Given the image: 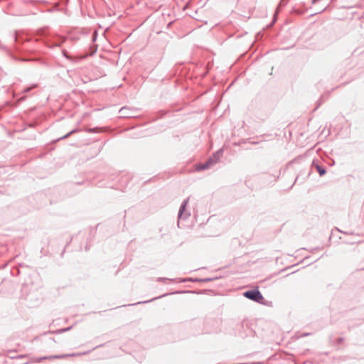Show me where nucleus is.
I'll return each mask as SVG.
<instances>
[{
    "instance_id": "3",
    "label": "nucleus",
    "mask_w": 364,
    "mask_h": 364,
    "mask_svg": "<svg viewBox=\"0 0 364 364\" xmlns=\"http://www.w3.org/2000/svg\"><path fill=\"white\" fill-rule=\"evenodd\" d=\"M188 200H189L188 198L185 199L182 202V203L179 208L178 214V228H181L180 227V220H186L191 215L190 213L186 211V207H187Z\"/></svg>"
},
{
    "instance_id": "23",
    "label": "nucleus",
    "mask_w": 364,
    "mask_h": 364,
    "mask_svg": "<svg viewBox=\"0 0 364 364\" xmlns=\"http://www.w3.org/2000/svg\"><path fill=\"white\" fill-rule=\"evenodd\" d=\"M318 1H319V0H312V1H311V3H312L313 4H316Z\"/></svg>"
},
{
    "instance_id": "2",
    "label": "nucleus",
    "mask_w": 364,
    "mask_h": 364,
    "mask_svg": "<svg viewBox=\"0 0 364 364\" xmlns=\"http://www.w3.org/2000/svg\"><path fill=\"white\" fill-rule=\"evenodd\" d=\"M243 296L259 304H263L264 298L257 288L249 289L243 293Z\"/></svg>"
},
{
    "instance_id": "20",
    "label": "nucleus",
    "mask_w": 364,
    "mask_h": 364,
    "mask_svg": "<svg viewBox=\"0 0 364 364\" xmlns=\"http://www.w3.org/2000/svg\"><path fill=\"white\" fill-rule=\"evenodd\" d=\"M323 102V100L322 97H321L318 101V105H317V107H316V109H317L322 104Z\"/></svg>"
},
{
    "instance_id": "27",
    "label": "nucleus",
    "mask_w": 364,
    "mask_h": 364,
    "mask_svg": "<svg viewBox=\"0 0 364 364\" xmlns=\"http://www.w3.org/2000/svg\"><path fill=\"white\" fill-rule=\"evenodd\" d=\"M308 335H309V333H308L304 334V336H308Z\"/></svg>"
},
{
    "instance_id": "19",
    "label": "nucleus",
    "mask_w": 364,
    "mask_h": 364,
    "mask_svg": "<svg viewBox=\"0 0 364 364\" xmlns=\"http://www.w3.org/2000/svg\"><path fill=\"white\" fill-rule=\"evenodd\" d=\"M167 280H171L170 279H168V278H166V277H159L157 279V281L158 282H165Z\"/></svg>"
},
{
    "instance_id": "12",
    "label": "nucleus",
    "mask_w": 364,
    "mask_h": 364,
    "mask_svg": "<svg viewBox=\"0 0 364 364\" xmlns=\"http://www.w3.org/2000/svg\"><path fill=\"white\" fill-rule=\"evenodd\" d=\"M168 294H164L161 296H157V297H155V298H153L150 300H148V301H139V302H137V303H135V304H133L132 305H136V304H146V303H149V302H151L152 301H154L156 299H160V298H162V297H164L166 296H167ZM132 304H129V306H131Z\"/></svg>"
},
{
    "instance_id": "14",
    "label": "nucleus",
    "mask_w": 364,
    "mask_h": 364,
    "mask_svg": "<svg viewBox=\"0 0 364 364\" xmlns=\"http://www.w3.org/2000/svg\"><path fill=\"white\" fill-rule=\"evenodd\" d=\"M37 87V84H33L31 86H28L23 90V93H28L33 89Z\"/></svg>"
},
{
    "instance_id": "7",
    "label": "nucleus",
    "mask_w": 364,
    "mask_h": 364,
    "mask_svg": "<svg viewBox=\"0 0 364 364\" xmlns=\"http://www.w3.org/2000/svg\"><path fill=\"white\" fill-rule=\"evenodd\" d=\"M223 150L222 149L218 150L217 151L214 152L209 158L208 159H211L212 164L214 166L219 161L221 156H223Z\"/></svg>"
},
{
    "instance_id": "16",
    "label": "nucleus",
    "mask_w": 364,
    "mask_h": 364,
    "mask_svg": "<svg viewBox=\"0 0 364 364\" xmlns=\"http://www.w3.org/2000/svg\"><path fill=\"white\" fill-rule=\"evenodd\" d=\"M288 1H289L288 0H280L277 10L281 9L282 7H284L288 3Z\"/></svg>"
},
{
    "instance_id": "26",
    "label": "nucleus",
    "mask_w": 364,
    "mask_h": 364,
    "mask_svg": "<svg viewBox=\"0 0 364 364\" xmlns=\"http://www.w3.org/2000/svg\"><path fill=\"white\" fill-rule=\"evenodd\" d=\"M298 180V177L296 178L295 179V181H294V183H296V181Z\"/></svg>"
},
{
    "instance_id": "4",
    "label": "nucleus",
    "mask_w": 364,
    "mask_h": 364,
    "mask_svg": "<svg viewBox=\"0 0 364 364\" xmlns=\"http://www.w3.org/2000/svg\"><path fill=\"white\" fill-rule=\"evenodd\" d=\"M31 40V38L26 33L21 31H16L14 34V41L16 43L23 44L26 41Z\"/></svg>"
},
{
    "instance_id": "22",
    "label": "nucleus",
    "mask_w": 364,
    "mask_h": 364,
    "mask_svg": "<svg viewBox=\"0 0 364 364\" xmlns=\"http://www.w3.org/2000/svg\"><path fill=\"white\" fill-rule=\"evenodd\" d=\"M102 346H103V344L98 345V346H97L96 347L93 348H92V350H95V349H96V348H97L102 347Z\"/></svg>"
},
{
    "instance_id": "10",
    "label": "nucleus",
    "mask_w": 364,
    "mask_h": 364,
    "mask_svg": "<svg viewBox=\"0 0 364 364\" xmlns=\"http://www.w3.org/2000/svg\"><path fill=\"white\" fill-rule=\"evenodd\" d=\"M119 113L122 114V117H132V114L130 113V109L126 107H124L120 109Z\"/></svg>"
},
{
    "instance_id": "15",
    "label": "nucleus",
    "mask_w": 364,
    "mask_h": 364,
    "mask_svg": "<svg viewBox=\"0 0 364 364\" xmlns=\"http://www.w3.org/2000/svg\"><path fill=\"white\" fill-rule=\"evenodd\" d=\"M77 132H78V129H74L71 130L70 132H69L65 135H64L62 137H60V139H58V140L67 139L68 136H70V135H72L73 134H74V133H75Z\"/></svg>"
},
{
    "instance_id": "13",
    "label": "nucleus",
    "mask_w": 364,
    "mask_h": 364,
    "mask_svg": "<svg viewBox=\"0 0 364 364\" xmlns=\"http://www.w3.org/2000/svg\"><path fill=\"white\" fill-rule=\"evenodd\" d=\"M86 132L88 133H99L101 132L102 130L99 127H94V128H88L86 129Z\"/></svg>"
},
{
    "instance_id": "18",
    "label": "nucleus",
    "mask_w": 364,
    "mask_h": 364,
    "mask_svg": "<svg viewBox=\"0 0 364 364\" xmlns=\"http://www.w3.org/2000/svg\"><path fill=\"white\" fill-rule=\"evenodd\" d=\"M158 118H161L166 114V112L164 110H160L157 112Z\"/></svg>"
},
{
    "instance_id": "17",
    "label": "nucleus",
    "mask_w": 364,
    "mask_h": 364,
    "mask_svg": "<svg viewBox=\"0 0 364 364\" xmlns=\"http://www.w3.org/2000/svg\"><path fill=\"white\" fill-rule=\"evenodd\" d=\"M37 35L40 37H43L46 36V32L41 29L37 31Z\"/></svg>"
},
{
    "instance_id": "28",
    "label": "nucleus",
    "mask_w": 364,
    "mask_h": 364,
    "mask_svg": "<svg viewBox=\"0 0 364 364\" xmlns=\"http://www.w3.org/2000/svg\"><path fill=\"white\" fill-rule=\"evenodd\" d=\"M275 22V19L272 21V25L274 24Z\"/></svg>"
},
{
    "instance_id": "24",
    "label": "nucleus",
    "mask_w": 364,
    "mask_h": 364,
    "mask_svg": "<svg viewBox=\"0 0 364 364\" xmlns=\"http://www.w3.org/2000/svg\"><path fill=\"white\" fill-rule=\"evenodd\" d=\"M102 149V146H100L97 149V153L100 152Z\"/></svg>"
},
{
    "instance_id": "8",
    "label": "nucleus",
    "mask_w": 364,
    "mask_h": 364,
    "mask_svg": "<svg viewBox=\"0 0 364 364\" xmlns=\"http://www.w3.org/2000/svg\"><path fill=\"white\" fill-rule=\"evenodd\" d=\"M217 277H207V278H186L181 282H208L216 279Z\"/></svg>"
},
{
    "instance_id": "9",
    "label": "nucleus",
    "mask_w": 364,
    "mask_h": 364,
    "mask_svg": "<svg viewBox=\"0 0 364 364\" xmlns=\"http://www.w3.org/2000/svg\"><path fill=\"white\" fill-rule=\"evenodd\" d=\"M312 166L315 167L316 171H318L320 176H323L326 174V168L318 164L317 160H314L312 161Z\"/></svg>"
},
{
    "instance_id": "11",
    "label": "nucleus",
    "mask_w": 364,
    "mask_h": 364,
    "mask_svg": "<svg viewBox=\"0 0 364 364\" xmlns=\"http://www.w3.org/2000/svg\"><path fill=\"white\" fill-rule=\"evenodd\" d=\"M329 340H330L331 343H332L333 345L339 346L343 342L344 338L343 337H339V338H336V340L333 341L332 338L331 337L329 338Z\"/></svg>"
},
{
    "instance_id": "25",
    "label": "nucleus",
    "mask_w": 364,
    "mask_h": 364,
    "mask_svg": "<svg viewBox=\"0 0 364 364\" xmlns=\"http://www.w3.org/2000/svg\"><path fill=\"white\" fill-rule=\"evenodd\" d=\"M26 98V96H23V97H21V99L22 100H24Z\"/></svg>"
},
{
    "instance_id": "21",
    "label": "nucleus",
    "mask_w": 364,
    "mask_h": 364,
    "mask_svg": "<svg viewBox=\"0 0 364 364\" xmlns=\"http://www.w3.org/2000/svg\"><path fill=\"white\" fill-rule=\"evenodd\" d=\"M70 329V327H68V328H63L61 330H60V332H65V331H68Z\"/></svg>"
},
{
    "instance_id": "5",
    "label": "nucleus",
    "mask_w": 364,
    "mask_h": 364,
    "mask_svg": "<svg viewBox=\"0 0 364 364\" xmlns=\"http://www.w3.org/2000/svg\"><path fill=\"white\" fill-rule=\"evenodd\" d=\"M65 38L61 36H57L55 40L51 39H46L44 41L45 44L49 47H56V46H60L63 42L65 41Z\"/></svg>"
},
{
    "instance_id": "6",
    "label": "nucleus",
    "mask_w": 364,
    "mask_h": 364,
    "mask_svg": "<svg viewBox=\"0 0 364 364\" xmlns=\"http://www.w3.org/2000/svg\"><path fill=\"white\" fill-rule=\"evenodd\" d=\"M213 165L212 164L211 159H207L204 163H199L196 165V169L198 171H201L204 170H208Z\"/></svg>"
},
{
    "instance_id": "1",
    "label": "nucleus",
    "mask_w": 364,
    "mask_h": 364,
    "mask_svg": "<svg viewBox=\"0 0 364 364\" xmlns=\"http://www.w3.org/2000/svg\"><path fill=\"white\" fill-rule=\"evenodd\" d=\"M91 350H87L82 353H65V354H58V355H52L48 356H43L36 358L37 363H41L44 360H54V359H65L70 357H77L81 356L84 355H87L90 353Z\"/></svg>"
}]
</instances>
